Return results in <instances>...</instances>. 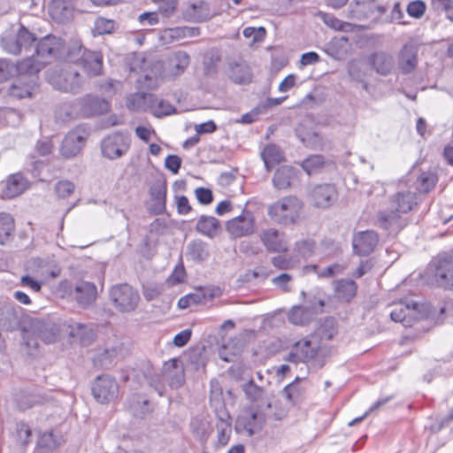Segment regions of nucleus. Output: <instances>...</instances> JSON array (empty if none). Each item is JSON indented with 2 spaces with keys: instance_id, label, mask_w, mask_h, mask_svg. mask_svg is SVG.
<instances>
[{
  "instance_id": "20",
  "label": "nucleus",
  "mask_w": 453,
  "mask_h": 453,
  "mask_svg": "<svg viewBox=\"0 0 453 453\" xmlns=\"http://www.w3.org/2000/svg\"><path fill=\"white\" fill-rule=\"evenodd\" d=\"M96 287L88 281H80L71 290V296L82 308L91 305L96 301Z\"/></svg>"
},
{
  "instance_id": "38",
  "label": "nucleus",
  "mask_w": 453,
  "mask_h": 453,
  "mask_svg": "<svg viewBox=\"0 0 453 453\" xmlns=\"http://www.w3.org/2000/svg\"><path fill=\"white\" fill-rule=\"evenodd\" d=\"M261 157L267 171H270L275 164H279L284 159L282 150L275 144L265 146L261 153Z\"/></svg>"
},
{
  "instance_id": "54",
  "label": "nucleus",
  "mask_w": 453,
  "mask_h": 453,
  "mask_svg": "<svg viewBox=\"0 0 453 453\" xmlns=\"http://www.w3.org/2000/svg\"><path fill=\"white\" fill-rule=\"evenodd\" d=\"M336 334V329L334 327V319H326L324 324L321 326L319 329V341L321 339L331 340L334 335Z\"/></svg>"
},
{
  "instance_id": "34",
  "label": "nucleus",
  "mask_w": 453,
  "mask_h": 453,
  "mask_svg": "<svg viewBox=\"0 0 453 453\" xmlns=\"http://www.w3.org/2000/svg\"><path fill=\"white\" fill-rule=\"evenodd\" d=\"M196 229L200 234L212 238L218 234L220 229V224L216 218L203 215L199 218Z\"/></svg>"
},
{
  "instance_id": "57",
  "label": "nucleus",
  "mask_w": 453,
  "mask_h": 453,
  "mask_svg": "<svg viewBox=\"0 0 453 453\" xmlns=\"http://www.w3.org/2000/svg\"><path fill=\"white\" fill-rule=\"evenodd\" d=\"M145 376L149 385L152 387L159 394V395H163V384L160 375L154 373L150 369H148V374Z\"/></svg>"
},
{
  "instance_id": "43",
  "label": "nucleus",
  "mask_w": 453,
  "mask_h": 453,
  "mask_svg": "<svg viewBox=\"0 0 453 453\" xmlns=\"http://www.w3.org/2000/svg\"><path fill=\"white\" fill-rule=\"evenodd\" d=\"M150 194L157 202V211L161 213L165 209L166 200V183L165 181H157L150 188Z\"/></svg>"
},
{
  "instance_id": "31",
  "label": "nucleus",
  "mask_w": 453,
  "mask_h": 453,
  "mask_svg": "<svg viewBox=\"0 0 453 453\" xmlns=\"http://www.w3.org/2000/svg\"><path fill=\"white\" fill-rule=\"evenodd\" d=\"M357 286L349 279H342L334 282L336 296L342 302H349L357 294Z\"/></svg>"
},
{
  "instance_id": "32",
  "label": "nucleus",
  "mask_w": 453,
  "mask_h": 453,
  "mask_svg": "<svg viewBox=\"0 0 453 453\" xmlns=\"http://www.w3.org/2000/svg\"><path fill=\"white\" fill-rule=\"evenodd\" d=\"M316 312L313 308L303 306H294L288 313V320L290 323L297 326H304L310 323Z\"/></svg>"
},
{
  "instance_id": "19",
  "label": "nucleus",
  "mask_w": 453,
  "mask_h": 453,
  "mask_svg": "<svg viewBox=\"0 0 453 453\" xmlns=\"http://www.w3.org/2000/svg\"><path fill=\"white\" fill-rule=\"evenodd\" d=\"M379 242V235L373 230L360 231L354 234L352 247L355 254L358 256L370 255Z\"/></svg>"
},
{
  "instance_id": "53",
  "label": "nucleus",
  "mask_w": 453,
  "mask_h": 453,
  "mask_svg": "<svg viewBox=\"0 0 453 453\" xmlns=\"http://www.w3.org/2000/svg\"><path fill=\"white\" fill-rule=\"evenodd\" d=\"M74 191V184L69 180H59L55 185V192L59 198H66Z\"/></svg>"
},
{
  "instance_id": "39",
  "label": "nucleus",
  "mask_w": 453,
  "mask_h": 453,
  "mask_svg": "<svg viewBox=\"0 0 453 453\" xmlns=\"http://www.w3.org/2000/svg\"><path fill=\"white\" fill-rule=\"evenodd\" d=\"M15 229V224L13 218L5 212L0 213V244L5 245L11 242L13 232Z\"/></svg>"
},
{
  "instance_id": "9",
  "label": "nucleus",
  "mask_w": 453,
  "mask_h": 453,
  "mask_svg": "<svg viewBox=\"0 0 453 453\" xmlns=\"http://www.w3.org/2000/svg\"><path fill=\"white\" fill-rule=\"evenodd\" d=\"M110 298L114 306L122 312L134 311L140 301L138 292L128 284H119L110 290Z\"/></svg>"
},
{
  "instance_id": "45",
  "label": "nucleus",
  "mask_w": 453,
  "mask_h": 453,
  "mask_svg": "<svg viewBox=\"0 0 453 453\" xmlns=\"http://www.w3.org/2000/svg\"><path fill=\"white\" fill-rule=\"evenodd\" d=\"M36 334H32L31 332H26L25 324L23 323L22 329V347L23 350L29 356L35 354L39 346Z\"/></svg>"
},
{
  "instance_id": "10",
  "label": "nucleus",
  "mask_w": 453,
  "mask_h": 453,
  "mask_svg": "<svg viewBox=\"0 0 453 453\" xmlns=\"http://www.w3.org/2000/svg\"><path fill=\"white\" fill-rule=\"evenodd\" d=\"M26 332L36 334L42 342H54L59 334L58 325L50 318H30L23 322Z\"/></svg>"
},
{
  "instance_id": "41",
  "label": "nucleus",
  "mask_w": 453,
  "mask_h": 453,
  "mask_svg": "<svg viewBox=\"0 0 453 453\" xmlns=\"http://www.w3.org/2000/svg\"><path fill=\"white\" fill-rule=\"evenodd\" d=\"M230 78L235 83H246L251 80V72L245 63H234L231 65Z\"/></svg>"
},
{
  "instance_id": "1",
  "label": "nucleus",
  "mask_w": 453,
  "mask_h": 453,
  "mask_svg": "<svg viewBox=\"0 0 453 453\" xmlns=\"http://www.w3.org/2000/svg\"><path fill=\"white\" fill-rule=\"evenodd\" d=\"M417 203L415 193L397 192L390 197L389 207L379 211L378 223L380 226L388 230L391 234H397L408 224L407 219L403 218L402 214L411 211Z\"/></svg>"
},
{
  "instance_id": "18",
  "label": "nucleus",
  "mask_w": 453,
  "mask_h": 453,
  "mask_svg": "<svg viewBox=\"0 0 453 453\" xmlns=\"http://www.w3.org/2000/svg\"><path fill=\"white\" fill-rule=\"evenodd\" d=\"M40 71V65L33 58L27 57L13 65L6 59H0V81H7L15 72L35 73Z\"/></svg>"
},
{
  "instance_id": "30",
  "label": "nucleus",
  "mask_w": 453,
  "mask_h": 453,
  "mask_svg": "<svg viewBox=\"0 0 453 453\" xmlns=\"http://www.w3.org/2000/svg\"><path fill=\"white\" fill-rule=\"evenodd\" d=\"M26 187L27 181L21 174H12L6 180L2 196L4 198L15 197L20 195L26 189Z\"/></svg>"
},
{
  "instance_id": "44",
  "label": "nucleus",
  "mask_w": 453,
  "mask_h": 453,
  "mask_svg": "<svg viewBox=\"0 0 453 453\" xmlns=\"http://www.w3.org/2000/svg\"><path fill=\"white\" fill-rule=\"evenodd\" d=\"M154 95L146 93H135L127 97V107L131 111L144 110L147 101H152Z\"/></svg>"
},
{
  "instance_id": "23",
  "label": "nucleus",
  "mask_w": 453,
  "mask_h": 453,
  "mask_svg": "<svg viewBox=\"0 0 453 453\" xmlns=\"http://www.w3.org/2000/svg\"><path fill=\"white\" fill-rule=\"evenodd\" d=\"M80 65L89 76L100 75L103 69V55L99 51L84 50Z\"/></svg>"
},
{
  "instance_id": "52",
  "label": "nucleus",
  "mask_w": 453,
  "mask_h": 453,
  "mask_svg": "<svg viewBox=\"0 0 453 453\" xmlns=\"http://www.w3.org/2000/svg\"><path fill=\"white\" fill-rule=\"evenodd\" d=\"M297 136L306 147L317 150L321 146L320 137L316 132H308L304 135L298 134Z\"/></svg>"
},
{
  "instance_id": "51",
  "label": "nucleus",
  "mask_w": 453,
  "mask_h": 453,
  "mask_svg": "<svg viewBox=\"0 0 453 453\" xmlns=\"http://www.w3.org/2000/svg\"><path fill=\"white\" fill-rule=\"evenodd\" d=\"M324 165V157L320 155H314L303 162V170L311 175Z\"/></svg>"
},
{
  "instance_id": "49",
  "label": "nucleus",
  "mask_w": 453,
  "mask_h": 453,
  "mask_svg": "<svg viewBox=\"0 0 453 453\" xmlns=\"http://www.w3.org/2000/svg\"><path fill=\"white\" fill-rule=\"evenodd\" d=\"M437 181V177L433 173H422L418 179V189L420 192L428 193Z\"/></svg>"
},
{
  "instance_id": "61",
  "label": "nucleus",
  "mask_w": 453,
  "mask_h": 453,
  "mask_svg": "<svg viewBox=\"0 0 453 453\" xmlns=\"http://www.w3.org/2000/svg\"><path fill=\"white\" fill-rule=\"evenodd\" d=\"M113 27V22L104 18L97 19L95 23V28L99 35L111 33Z\"/></svg>"
},
{
  "instance_id": "24",
  "label": "nucleus",
  "mask_w": 453,
  "mask_h": 453,
  "mask_svg": "<svg viewBox=\"0 0 453 453\" xmlns=\"http://www.w3.org/2000/svg\"><path fill=\"white\" fill-rule=\"evenodd\" d=\"M375 2L376 0H355L354 4H350V17L357 19H366L373 12V8L380 14H384L387 12V7L384 5L374 6Z\"/></svg>"
},
{
  "instance_id": "7",
  "label": "nucleus",
  "mask_w": 453,
  "mask_h": 453,
  "mask_svg": "<svg viewBox=\"0 0 453 453\" xmlns=\"http://www.w3.org/2000/svg\"><path fill=\"white\" fill-rule=\"evenodd\" d=\"M428 274L438 287L453 288V256L446 253L437 256L429 265Z\"/></svg>"
},
{
  "instance_id": "42",
  "label": "nucleus",
  "mask_w": 453,
  "mask_h": 453,
  "mask_svg": "<svg viewBox=\"0 0 453 453\" xmlns=\"http://www.w3.org/2000/svg\"><path fill=\"white\" fill-rule=\"evenodd\" d=\"M187 255L196 262L204 261L209 257L206 244L200 240L190 242L187 247Z\"/></svg>"
},
{
  "instance_id": "29",
  "label": "nucleus",
  "mask_w": 453,
  "mask_h": 453,
  "mask_svg": "<svg viewBox=\"0 0 453 453\" xmlns=\"http://www.w3.org/2000/svg\"><path fill=\"white\" fill-rule=\"evenodd\" d=\"M74 0H52L50 13L54 20L63 23L72 16V3Z\"/></svg>"
},
{
  "instance_id": "58",
  "label": "nucleus",
  "mask_w": 453,
  "mask_h": 453,
  "mask_svg": "<svg viewBox=\"0 0 453 453\" xmlns=\"http://www.w3.org/2000/svg\"><path fill=\"white\" fill-rule=\"evenodd\" d=\"M175 112V108L169 102L161 100L157 103V108L154 110L156 117L167 116Z\"/></svg>"
},
{
  "instance_id": "59",
  "label": "nucleus",
  "mask_w": 453,
  "mask_h": 453,
  "mask_svg": "<svg viewBox=\"0 0 453 453\" xmlns=\"http://www.w3.org/2000/svg\"><path fill=\"white\" fill-rule=\"evenodd\" d=\"M17 435L18 440L21 445H27L29 442V439L31 437V430L27 425L25 423H20L17 425Z\"/></svg>"
},
{
  "instance_id": "28",
  "label": "nucleus",
  "mask_w": 453,
  "mask_h": 453,
  "mask_svg": "<svg viewBox=\"0 0 453 453\" xmlns=\"http://www.w3.org/2000/svg\"><path fill=\"white\" fill-rule=\"evenodd\" d=\"M186 15L195 22H204L214 17L216 13L211 10L208 3L200 1L192 4L186 11Z\"/></svg>"
},
{
  "instance_id": "27",
  "label": "nucleus",
  "mask_w": 453,
  "mask_h": 453,
  "mask_svg": "<svg viewBox=\"0 0 453 453\" xmlns=\"http://www.w3.org/2000/svg\"><path fill=\"white\" fill-rule=\"evenodd\" d=\"M418 64V50L412 44H404L399 52L398 65L403 73H411Z\"/></svg>"
},
{
  "instance_id": "2",
  "label": "nucleus",
  "mask_w": 453,
  "mask_h": 453,
  "mask_svg": "<svg viewBox=\"0 0 453 453\" xmlns=\"http://www.w3.org/2000/svg\"><path fill=\"white\" fill-rule=\"evenodd\" d=\"M271 418L280 419V417L272 411L271 401L252 404L239 416L235 428L240 433L252 436L261 431L265 422Z\"/></svg>"
},
{
  "instance_id": "12",
  "label": "nucleus",
  "mask_w": 453,
  "mask_h": 453,
  "mask_svg": "<svg viewBox=\"0 0 453 453\" xmlns=\"http://www.w3.org/2000/svg\"><path fill=\"white\" fill-rule=\"evenodd\" d=\"M91 391L96 402L108 403L117 398L119 385L108 375L98 376L92 385Z\"/></svg>"
},
{
  "instance_id": "62",
  "label": "nucleus",
  "mask_w": 453,
  "mask_h": 453,
  "mask_svg": "<svg viewBox=\"0 0 453 453\" xmlns=\"http://www.w3.org/2000/svg\"><path fill=\"white\" fill-rule=\"evenodd\" d=\"M181 165V158L176 155H168L165 160V166L173 173L177 174Z\"/></svg>"
},
{
  "instance_id": "11",
  "label": "nucleus",
  "mask_w": 453,
  "mask_h": 453,
  "mask_svg": "<svg viewBox=\"0 0 453 453\" xmlns=\"http://www.w3.org/2000/svg\"><path fill=\"white\" fill-rule=\"evenodd\" d=\"M62 49V42L59 38L54 35H46L41 39L34 47V53L29 56L40 65L50 61L58 58Z\"/></svg>"
},
{
  "instance_id": "14",
  "label": "nucleus",
  "mask_w": 453,
  "mask_h": 453,
  "mask_svg": "<svg viewBox=\"0 0 453 453\" xmlns=\"http://www.w3.org/2000/svg\"><path fill=\"white\" fill-rule=\"evenodd\" d=\"M309 199L314 207L327 209L337 201L338 192L333 184H318L311 188Z\"/></svg>"
},
{
  "instance_id": "37",
  "label": "nucleus",
  "mask_w": 453,
  "mask_h": 453,
  "mask_svg": "<svg viewBox=\"0 0 453 453\" xmlns=\"http://www.w3.org/2000/svg\"><path fill=\"white\" fill-rule=\"evenodd\" d=\"M119 351L120 347L119 346L106 348L94 357L93 362L96 366L100 368H109L114 364Z\"/></svg>"
},
{
  "instance_id": "25",
  "label": "nucleus",
  "mask_w": 453,
  "mask_h": 453,
  "mask_svg": "<svg viewBox=\"0 0 453 453\" xmlns=\"http://www.w3.org/2000/svg\"><path fill=\"white\" fill-rule=\"evenodd\" d=\"M190 63V58L185 51L179 50L173 53L167 59L165 71L171 77L181 75Z\"/></svg>"
},
{
  "instance_id": "8",
  "label": "nucleus",
  "mask_w": 453,
  "mask_h": 453,
  "mask_svg": "<svg viewBox=\"0 0 453 453\" xmlns=\"http://www.w3.org/2000/svg\"><path fill=\"white\" fill-rule=\"evenodd\" d=\"M390 307L391 319L402 323L404 327L412 326L414 322L426 315L423 311L424 305L413 300H401Z\"/></svg>"
},
{
  "instance_id": "64",
  "label": "nucleus",
  "mask_w": 453,
  "mask_h": 453,
  "mask_svg": "<svg viewBox=\"0 0 453 453\" xmlns=\"http://www.w3.org/2000/svg\"><path fill=\"white\" fill-rule=\"evenodd\" d=\"M86 50L78 42H73L68 49L67 57L71 62H77L80 64V58L83 50Z\"/></svg>"
},
{
  "instance_id": "33",
  "label": "nucleus",
  "mask_w": 453,
  "mask_h": 453,
  "mask_svg": "<svg viewBox=\"0 0 453 453\" xmlns=\"http://www.w3.org/2000/svg\"><path fill=\"white\" fill-rule=\"evenodd\" d=\"M68 327L70 336L79 339L82 344H89L95 337L94 331L88 325L73 322Z\"/></svg>"
},
{
  "instance_id": "16",
  "label": "nucleus",
  "mask_w": 453,
  "mask_h": 453,
  "mask_svg": "<svg viewBox=\"0 0 453 453\" xmlns=\"http://www.w3.org/2000/svg\"><path fill=\"white\" fill-rule=\"evenodd\" d=\"M128 149V138L120 133L110 134L104 138L101 142L103 155L111 160L122 157Z\"/></svg>"
},
{
  "instance_id": "5",
  "label": "nucleus",
  "mask_w": 453,
  "mask_h": 453,
  "mask_svg": "<svg viewBox=\"0 0 453 453\" xmlns=\"http://www.w3.org/2000/svg\"><path fill=\"white\" fill-rule=\"evenodd\" d=\"M35 35L30 32L23 25H19L17 31H5L1 37L3 49L13 55L30 52L35 47Z\"/></svg>"
},
{
  "instance_id": "13",
  "label": "nucleus",
  "mask_w": 453,
  "mask_h": 453,
  "mask_svg": "<svg viewBox=\"0 0 453 453\" xmlns=\"http://www.w3.org/2000/svg\"><path fill=\"white\" fill-rule=\"evenodd\" d=\"M226 228L233 238L249 236L255 233V216L250 211L243 210L241 215L226 221Z\"/></svg>"
},
{
  "instance_id": "17",
  "label": "nucleus",
  "mask_w": 453,
  "mask_h": 453,
  "mask_svg": "<svg viewBox=\"0 0 453 453\" xmlns=\"http://www.w3.org/2000/svg\"><path fill=\"white\" fill-rule=\"evenodd\" d=\"M81 118H90L104 114L109 110V103L97 96L87 94L77 98Z\"/></svg>"
},
{
  "instance_id": "50",
  "label": "nucleus",
  "mask_w": 453,
  "mask_h": 453,
  "mask_svg": "<svg viewBox=\"0 0 453 453\" xmlns=\"http://www.w3.org/2000/svg\"><path fill=\"white\" fill-rule=\"evenodd\" d=\"M190 426L193 434L200 440H206L208 438L209 432L207 422L198 418H194L190 423Z\"/></svg>"
},
{
  "instance_id": "3",
  "label": "nucleus",
  "mask_w": 453,
  "mask_h": 453,
  "mask_svg": "<svg viewBox=\"0 0 453 453\" xmlns=\"http://www.w3.org/2000/svg\"><path fill=\"white\" fill-rule=\"evenodd\" d=\"M326 354V348L321 345L318 334H314L296 342L285 359L296 364L298 362L307 363L325 357Z\"/></svg>"
},
{
  "instance_id": "36",
  "label": "nucleus",
  "mask_w": 453,
  "mask_h": 453,
  "mask_svg": "<svg viewBox=\"0 0 453 453\" xmlns=\"http://www.w3.org/2000/svg\"><path fill=\"white\" fill-rule=\"evenodd\" d=\"M296 176L293 167L283 165L278 168L273 178V186L277 189H286L290 187L292 180Z\"/></svg>"
},
{
  "instance_id": "63",
  "label": "nucleus",
  "mask_w": 453,
  "mask_h": 453,
  "mask_svg": "<svg viewBox=\"0 0 453 453\" xmlns=\"http://www.w3.org/2000/svg\"><path fill=\"white\" fill-rule=\"evenodd\" d=\"M198 202L202 204H210L213 201L211 190L205 188H197L195 191Z\"/></svg>"
},
{
  "instance_id": "15",
  "label": "nucleus",
  "mask_w": 453,
  "mask_h": 453,
  "mask_svg": "<svg viewBox=\"0 0 453 453\" xmlns=\"http://www.w3.org/2000/svg\"><path fill=\"white\" fill-rule=\"evenodd\" d=\"M88 133L85 127L78 126L71 130L62 142L61 154L65 157H73L78 155L83 148Z\"/></svg>"
},
{
  "instance_id": "55",
  "label": "nucleus",
  "mask_w": 453,
  "mask_h": 453,
  "mask_svg": "<svg viewBox=\"0 0 453 453\" xmlns=\"http://www.w3.org/2000/svg\"><path fill=\"white\" fill-rule=\"evenodd\" d=\"M293 280L292 275L288 273H281L274 278L272 279V283L277 287L278 288L281 289L283 292H289L290 291V283Z\"/></svg>"
},
{
  "instance_id": "48",
  "label": "nucleus",
  "mask_w": 453,
  "mask_h": 453,
  "mask_svg": "<svg viewBox=\"0 0 453 453\" xmlns=\"http://www.w3.org/2000/svg\"><path fill=\"white\" fill-rule=\"evenodd\" d=\"M300 380L301 379L299 377H296L294 382L287 385L284 388L283 392L286 395V398L292 403H296L301 399L303 393V389L301 388L296 383Z\"/></svg>"
},
{
  "instance_id": "46",
  "label": "nucleus",
  "mask_w": 453,
  "mask_h": 453,
  "mask_svg": "<svg viewBox=\"0 0 453 453\" xmlns=\"http://www.w3.org/2000/svg\"><path fill=\"white\" fill-rule=\"evenodd\" d=\"M314 250L315 242L311 239L301 240L295 243L294 250L296 252V257L307 258L313 254Z\"/></svg>"
},
{
  "instance_id": "35",
  "label": "nucleus",
  "mask_w": 453,
  "mask_h": 453,
  "mask_svg": "<svg viewBox=\"0 0 453 453\" xmlns=\"http://www.w3.org/2000/svg\"><path fill=\"white\" fill-rule=\"evenodd\" d=\"M55 116L61 122H68L72 119L81 118L77 99L60 104L56 110Z\"/></svg>"
},
{
  "instance_id": "60",
  "label": "nucleus",
  "mask_w": 453,
  "mask_h": 453,
  "mask_svg": "<svg viewBox=\"0 0 453 453\" xmlns=\"http://www.w3.org/2000/svg\"><path fill=\"white\" fill-rule=\"evenodd\" d=\"M157 2L159 4V12L165 17H170L177 5V0H157Z\"/></svg>"
},
{
  "instance_id": "47",
  "label": "nucleus",
  "mask_w": 453,
  "mask_h": 453,
  "mask_svg": "<svg viewBox=\"0 0 453 453\" xmlns=\"http://www.w3.org/2000/svg\"><path fill=\"white\" fill-rule=\"evenodd\" d=\"M216 426L218 430V444L219 446L226 445L231 434L230 424L223 418H220Z\"/></svg>"
},
{
  "instance_id": "6",
  "label": "nucleus",
  "mask_w": 453,
  "mask_h": 453,
  "mask_svg": "<svg viewBox=\"0 0 453 453\" xmlns=\"http://www.w3.org/2000/svg\"><path fill=\"white\" fill-rule=\"evenodd\" d=\"M48 81L54 88L72 94L80 93L85 83L79 72L71 67L51 70Z\"/></svg>"
},
{
  "instance_id": "22",
  "label": "nucleus",
  "mask_w": 453,
  "mask_h": 453,
  "mask_svg": "<svg viewBox=\"0 0 453 453\" xmlns=\"http://www.w3.org/2000/svg\"><path fill=\"white\" fill-rule=\"evenodd\" d=\"M260 240L269 252L284 253L288 251V244L283 239V234L274 228L263 230Z\"/></svg>"
},
{
  "instance_id": "56",
  "label": "nucleus",
  "mask_w": 453,
  "mask_h": 453,
  "mask_svg": "<svg viewBox=\"0 0 453 453\" xmlns=\"http://www.w3.org/2000/svg\"><path fill=\"white\" fill-rule=\"evenodd\" d=\"M426 11V4L421 0L411 2L407 6V12L411 17L419 19Z\"/></svg>"
},
{
  "instance_id": "26",
  "label": "nucleus",
  "mask_w": 453,
  "mask_h": 453,
  "mask_svg": "<svg viewBox=\"0 0 453 453\" xmlns=\"http://www.w3.org/2000/svg\"><path fill=\"white\" fill-rule=\"evenodd\" d=\"M164 374L172 388L180 387L185 380L184 366L180 359H171L164 365Z\"/></svg>"
},
{
  "instance_id": "4",
  "label": "nucleus",
  "mask_w": 453,
  "mask_h": 453,
  "mask_svg": "<svg viewBox=\"0 0 453 453\" xmlns=\"http://www.w3.org/2000/svg\"><path fill=\"white\" fill-rule=\"evenodd\" d=\"M302 207L301 200L296 196H288L269 205L267 212L273 221L287 226L296 222Z\"/></svg>"
},
{
  "instance_id": "21",
  "label": "nucleus",
  "mask_w": 453,
  "mask_h": 453,
  "mask_svg": "<svg viewBox=\"0 0 453 453\" xmlns=\"http://www.w3.org/2000/svg\"><path fill=\"white\" fill-rule=\"evenodd\" d=\"M367 61L371 69L382 76L390 74L395 68L394 57L384 51L371 54Z\"/></svg>"
},
{
  "instance_id": "40",
  "label": "nucleus",
  "mask_w": 453,
  "mask_h": 453,
  "mask_svg": "<svg viewBox=\"0 0 453 453\" xmlns=\"http://www.w3.org/2000/svg\"><path fill=\"white\" fill-rule=\"evenodd\" d=\"M242 389L244 392L246 397L254 403L253 404H256V403H262L265 401H270L267 397H264V388L257 386L252 379L242 384Z\"/></svg>"
}]
</instances>
